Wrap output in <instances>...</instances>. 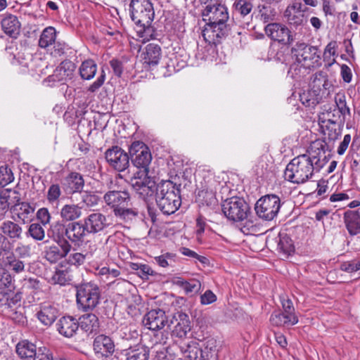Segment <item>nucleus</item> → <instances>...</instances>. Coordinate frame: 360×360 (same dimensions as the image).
Here are the masks:
<instances>
[{
	"mask_svg": "<svg viewBox=\"0 0 360 360\" xmlns=\"http://www.w3.org/2000/svg\"><path fill=\"white\" fill-rule=\"evenodd\" d=\"M202 15L206 22L202 33L204 39L210 44L221 43L229 31L227 23L229 15L226 6L221 3L209 4L203 9Z\"/></svg>",
	"mask_w": 360,
	"mask_h": 360,
	"instance_id": "f257e3e1",
	"label": "nucleus"
},
{
	"mask_svg": "<svg viewBox=\"0 0 360 360\" xmlns=\"http://www.w3.org/2000/svg\"><path fill=\"white\" fill-rule=\"evenodd\" d=\"M180 186L170 180L161 181L157 184L155 200L164 214H174L181 206Z\"/></svg>",
	"mask_w": 360,
	"mask_h": 360,
	"instance_id": "f03ea898",
	"label": "nucleus"
},
{
	"mask_svg": "<svg viewBox=\"0 0 360 360\" xmlns=\"http://www.w3.org/2000/svg\"><path fill=\"white\" fill-rule=\"evenodd\" d=\"M103 200L113 210L114 214L125 221L132 220L139 213L136 209L128 207L131 204V196L126 190L113 188L105 193Z\"/></svg>",
	"mask_w": 360,
	"mask_h": 360,
	"instance_id": "7ed1b4c3",
	"label": "nucleus"
},
{
	"mask_svg": "<svg viewBox=\"0 0 360 360\" xmlns=\"http://www.w3.org/2000/svg\"><path fill=\"white\" fill-rule=\"evenodd\" d=\"M309 154L300 155L287 165L284 171L285 180L296 184L309 180L316 172L314 165Z\"/></svg>",
	"mask_w": 360,
	"mask_h": 360,
	"instance_id": "20e7f679",
	"label": "nucleus"
},
{
	"mask_svg": "<svg viewBox=\"0 0 360 360\" xmlns=\"http://www.w3.org/2000/svg\"><path fill=\"white\" fill-rule=\"evenodd\" d=\"M130 15L131 20L141 29L140 32L149 33L155 16L153 4L150 0H131Z\"/></svg>",
	"mask_w": 360,
	"mask_h": 360,
	"instance_id": "39448f33",
	"label": "nucleus"
},
{
	"mask_svg": "<svg viewBox=\"0 0 360 360\" xmlns=\"http://www.w3.org/2000/svg\"><path fill=\"white\" fill-rule=\"evenodd\" d=\"M76 302L78 309L82 311H91L99 304L101 292L94 282H85L75 286Z\"/></svg>",
	"mask_w": 360,
	"mask_h": 360,
	"instance_id": "423d86ee",
	"label": "nucleus"
},
{
	"mask_svg": "<svg viewBox=\"0 0 360 360\" xmlns=\"http://www.w3.org/2000/svg\"><path fill=\"white\" fill-rule=\"evenodd\" d=\"M291 53L296 62L307 68H316L321 65V56L316 46L304 42H297L292 47Z\"/></svg>",
	"mask_w": 360,
	"mask_h": 360,
	"instance_id": "0eeeda50",
	"label": "nucleus"
},
{
	"mask_svg": "<svg viewBox=\"0 0 360 360\" xmlns=\"http://www.w3.org/2000/svg\"><path fill=\"white\" fill-rule=\"evenodd\" d=\"M281 207V198L275 194H267L260 198L255 204L257 216L266 221L273 220Z\"/></svg>",
	"mask_w": 360,
	"mask_h": 360,
	"instance_id": "6e6552de",
	"label": "nucleus"
},
{
	"mask_svg": "<svg viewBox=\"0 0 360 360\" xmlns=\"http://www.w3.org/2000/svg\"><path fill=\"white\" fill-rule=\"evenodd\" d=\"M129 158L132 164L137 168L143 169V175L148 174V166L152 160V155L148 147L142 141H134L129 148Z\"/></svg>",
	"mask_w": 360,
	"mask_h": 360,
	"instance_id": "1a4fd4ad",
	"label": "nucleus"
},
{
	"mask_svg": "<svg viewBox=\"0 0 360 360\" xmlns=\"http://www.w3.org/2000/svg\"><path fill=\"white\" fill-rule=\"evenodd\" d=\"M221 210L229 220L241 221L247 217L249 206L243 199L234 196L222 202Z\"/></svg>",
	"mask_w": 360,
	"mask_h": 360,
	"instance_id": "9d476101",
	"label": "nucleus"
},
{
	"mask_svg": "<svg viewBox=\"0 0 360 360\" xmlns=\"http://www.w3.org/2000/svg\"><path fill=\"white\" fill-rule=\"evenodd\" d=\"M105 158L108 164L117 172H124L129 167V155L117 146L107 149Z\"/></svg>",
	"mask_w": 360,
	"mask_h": 360,
	"instance_id": "9b49d317",
	"label": "nucleus"
},
{
	"mask_svg": "<svg viewBox=\"0 0 360 360\" xmlns=\"http://www.w3.org/2000/svg\"><path fill=\"white\" fill-rule=\"evenodd\" d=\"M308 153L314 165L316 172H319L326 165L330 157V150H328L327 143L323 140L314 141Z\"/></svg>",
	"mask_w": 360,
	"mask_h": 360,
	"instance_id": "f8f14e48",
	"label": "nucleus"
},
{
	"mask_svg": "<svg viewBox=\"0 0 360 360\" xmlns=\"http://www.w3.org/2000/svg\"><path fill=\"white\" fill-rule=\"evenodd\" d=\"M171 324L174 325L171 333L172 337L185 338L191 330V324L188 315L182 311L174 313Z\"/></svg>",
	"mask_w": 360,
	"mask_h": 360,
	"instance_id": "ddd939ff",
	"label": "nucleus"
},
{
	"mask_svg": "<svg viewBox=\"0 0 360 360\" xmlns=\"http://www.w3.org/2000/svg\"><path fill=\"white\" fill-rule=\"evenodd\" d=\"M266 34L272 40L287 45L290 44L293 37L289 29L284 25L272 22L269 23L264 28Z\"/></svg>",
	"mask_w": 360,
	"mask_h": 360,
	"instance_id": "4468645a",
	"label": "nucleus"
},
{
	"mask_svg": "<svg viewBox=\"0 0 360 360\" xmlns=\"http://www.w3.org/2000/svg\"><path fill=\"white\" fill-rule=\"evenodd\" d=\"M183 354H186V360H210L211 348L198 342L192 341L191 343L180 346Z\"/></svg>",
	"mask_w": 360,
	"mask_h": 360,
	"instance_id": "2eb2a0df",
	"label": "nucleus"
},
{
	"mask_svg": "<svg viewBox=\"0 0 360 360\" xmlns=\"http://www.w3.org/2000/svg\"><path fill=\"white\" fill-rule=\"evenodd\" d=\"M195 200L199 207L205 212L214 211L219 208L216 191L211 186L198 191Z\"/></svg>",
	"mask_w": 360,
	"mask_h": 360,
	"instance_id": "dca6fc26",
	"label": "nucleus"
},
{
	"mask_svg": "<svg viewBox=\"0 0 360 360\" xmlns=\"http://www.w3.org/2000/svg\"><path fill=\"white\" fill-rule=\"evenodd\" d=\"M1 261L2 265L9 272L13 275L20 274L25 271L26 265L28 263L25 259L18 258L15 255L9 251L3 250L0 251V262Z\"/></svg>",
	"mask_w": 360,
	"mask_h": 360,
	"instance_id": "f3484780",
	"label": "nucleus"
},
{
	"mask_svg": "<svg viewBox=\"0 0 360 360\" xmlns=\"http://www.w3.org/2000/svg\"><path fill=\"white\" fill-rule=\"evenodd\" d=\"M156 184L154 181L146 175L135 176L131 179V186L134 191L142 198L146 199L151 197L155 191Z\"/></svg>",
	"mask_w": 360,
	"mask_h": 360,
	"instance_id": "a211bd4d",
	"label": "nucleus"
},
{
	"mask_svg": "<svg viewBox=\"0 0 360 360\" xmlns=\"http://www.w3.org/2000/svg\"><path fill=\"white\" fill-rule=\"evenodd\" d=\"M168 322L165 311L161 309L149 311L143 319V325L151 330H158L165 327Z\"/></svg>",
	"mask_w": 360,
	"mask_h": 360,
	"instance_id": "6ab92c4d",
	"label": "nucleus"
},
{
	"mask_svg": "<svg viewBox=\"0 0 360 360\" xmlns=\"http://www.w3.org/2000/svg\"><path fill=\"white\" fill-rule=\"evenodd\" d=\"M94 351L98 358H108L115 352V344L112 338L105 335L96 336L93 343Z\"/></svg>",
	"mask_w": 360,
	"mask_h": 360,
	"instance_id": "aec40b11",
	"label": "nucleus"
},
{
	"mask_svg": "<svg viewBox=\"0 0 360 360\" xmlns=\"http://www.w3.org/2000/svg\"><path fill=\"white\" fill-rule=\"evenodd\" d=\"M88 233L95 234L103 231L109 226L106 216L101 212H93L83 220Z\"/></svg>",
	"mask_w": 360,
	"mask_h": 360,
	"instance_id": "412c9836",
	"label": "nucleus"
},
{
	"mask_svg": "<svg viewBox=\"0 0 360 360\" xmlns=\"http://www.w3.org/2000/svg\"><path fill=\"white\" fill-rule=\"evenodd\" d=\"M162 57V49L158 44L150 43L143 49L141 58L146 68L158 65Z\"/></svg>",
	"mask_w": 360,
	"mask_h": 360,
	"instance_id": "4be33fe9",
	"label": "nucleus"
},
{
	"mask_svg": "<svg viewBox=\"0 0 360 360\" xmlns=\"http://www.w3.org/2000/svg\"><path fill=\"white\" fill-rule=\"evenodd\" d=\"M62 186L67 194L82 193L84 186L83 176L77 172H71L64 177Z\"/></svg>",
	"mask_w": 360,
	"mask_h": 360,
	"instance_id": "5701e85b",
	"label": "nucleus"
},
{
	"mask_svg": "<svg viewBox=\"0 0 360 360\" xmlns=\"http://www.w3.org/2000/svg\"><path fill=\"white\" fill-rule=\"evenodd\" d=\"M48 237L57 244L71 245L67 239V224L56 221L50 224L47 229Z\"/></svg>",
	"mask_w": 360,
	"mask_h": 360,
	"instance_id": "b1692460",
	"label": "nucleus"
},
{
	"mask_svg": "<svg viewBox=\"0 0 360 360\" xmlns=\"http://www.w3.org/2000/svg\"><path fill=\"white\" fill-rule=\"evenodd\" d=\"M67 239L70 243L79 244L82 243L88 233L84 224L82 221L69 222L67 224Z\"/></svg>",
	"mask_w": 360,
	"mask_h": 360,
	"instance_id": "393cba45",
	"label": "nucleus"
},
{
	"mask_svg": "<svg viewBox=\"0 0 360 360\" xmlns=\"http://www.w3.org/2000/svg\"><path fill=\"white\" fill-rule=\"evenodd\" d=\"M1 25L2 30L6 35L14 39L19 36L21 23L17 16L11 13L4 14Z\"/></svg>",
	"mask_w": 360,
	"mask_h": 360,
	"instance_id": "a878e982",
	"label": "nucleus"
},
{
	"mask_svg": "<svg viewBox=\"0 0 360 360\" xmlns=\"http://www.w3.org/2000/svg\"><path fill=\"white\" fill-rule=\"evenodd\" d=\"M71 248V245H52L44 250V258L51 264H55L65 258L70 252Z\"/></svg>",
	"mask_w": 360,
	"mask_h": 360,
	"instance_id": "bb28decb",
	"label": "nucleus"
},
{
	"mask_svg": "<svg viewBox=\"0 0 360 360\" xmlns=\"http://www.w3.org/2000/svg\"><path fill=\"white\" fill-rule=\"evenodd\" d=\"M20 201L19 193L11 189H4L0 192V214L6 213L10 208L16 207Z\"/></svg>",
	"mask_w": 360,
	"mask_h": 360,
	"instance_id": "cd10ccee",
	"label": "nucleus"
},
{
	"mask_svg": "<svg viewBox=\"0 0 360 360\" xmlns=\"http://www.w3.org/2000/svg\"><path fill=\"white\" fill-rule=\"evenodd\" d=\"M58 316L59 310L58 308L49 303L42 304L40 310L37 313V317L39 321L46 326H51Z\"/></svg>",
	"mask_w": 360,
	"mask_h": 360,
	"instance_id": "c85d7f7f",
	"label": "nucleus"
},
{
	"mask_svg": "<svg viewBox=\"0 0 360 360\" xmlns=\"http://www.w3.org/2000/svg\"><path fill=\"white\" fill-rule=\"evenodd\" d=\"M79 327L88 335L97 333L100 329V321L98 316L93 313H86L78 319Z\"/></svg>",
	"mask_w": 360,
	"mask_h": 360,
	"instance_id": "c756f323",
	"label": "nucleus"
},
{
	"mask_svg": "<svg viewBox=\"0 0 360 360\" xmlns=\"http://www.w3.org/2000/svg\"><path fill=\"white\" fill-rule=\"evenodd\" d=\"M284 17L291 25L297 27L302 25L304 15L302 10V4L300 3H294L288 6L284 12Z\"/></svg>",
	"mask_w": 360,
	"mask_h": 360,
	"instance_id": "7c9ffc66",
	"label": "nucleus"
},
{
	"mask_svg": "<svg viewBox=\"0 0 360 360\" xmlns=\"http://www.w3.org/2000/svg\"><path fill=\"white\" fill-rule=\"evenodd\" d=\"M78 320L72 316H63L57 323L58 331L66 338H71L78 330Z\"/></svg>",
	"mask_w": 360,
	"mask_h": 360,
	"instance_id": "2f4dec72",
	"label": "nucleus"
},
{
	"mask_svg": "<svg viewBox=\"0 0 360 360\" xmlns=\"http://www.w3.org/2000/svg\"><path fill=\"white\" fill-rule=\"evenodd\" d=\"M344 222L351 236L360 233V212L359 210H347L344 213Z\"/></svg>",
	"mask_w": 360,
	"mask_h": 360,
	"instance_id": "473e14b6",
	"label": "nucleus"
},
{
	"mask_svg": "<svg viewBox=\"0 0 360 360\" xmlns=\"http://www.w3.org/2000/svg\"><path fill=\"white\" fill-rule=\"evenodd\" d=\"M75 68L76 66L75 63L71 60H65L62 61L56 68L51 76L53 80L63 81L67 78H71Z\"/></svg>",
	"mask_w": 360,
	"mask_h": 360,
	"instance_id": "72a5a7b5",
	"label": "nucleus"
},
{
	"mask_svg": "<svg viewBox=\"0 0 360 360\" xmlns=\"http://www.w3.org/2000/svg\"><path fill=\"white\" fill-rule=\"evenodd\" d=\"M127 360H148L149 356L148 349L141 344L129 345L124 349Z\"/></svg>",
	"mask_w": 360,
	"mask_h": 360,
	"instance_id": "f704fd0d",
	"label": "nucleus"
},
{
	"mask_svg": "<svg viewBox=\"0 0 360 360\" xmlns=\"http://www.w3.org/2000/svg\"><path fill=\"white\" fill-rule=\"evenodd\" d=\"M321 131L330 141H336L342 134L344 123H319Z\"/></svg>",
	"mask_w": 360,
	"mask_h": 360,
	"instance_id": "c9c22d12",
	"label": "nucleus"
},
{
	"mask_svg": "<svg viewBox=\"0 0 360 360\" xmlns=\"http://www.w3.org/2000/svg\"><path fill=\"white\" fill-rule=\"evenodd\" d=\"M310 86L311 89L321 94V91L328 90L332 86V84L329 82L326 72L319 71L313 75Z\"/></svg>",
	"mask_w": 360,
	"mask_h": 360,
	"instance_id": "e433bc0d",
	"label": "nucleus"
},
{
	"mask_svg": "<svg viewBox=\"0 0 360 360\" xmlns=\"http://www.w3.org/2000/svg\"><path fill=\"white\" fill-rule=\"evenodd\" d=\"M345 123V117L336 111L335 109L330 105H324V109L319 115V123L331 124L334 122Z\"/></svg>",
	"mask_w": 360,
	"mask_h": 360,
	"instance_id": "4c0bfd02",
	"label": "nucleus"
},
{
	"mask_svg": "<svg viewBox=\"0 0 360 360\" xmlns=\"http://www.w3.org/2000/svg\"><path fill=\"white\" fill-rule=\"evenodd\" d=\"M253 8L252 0H234L232 6L233 17L245 18L252 11Z\"/></svg>",
	"mask_w": 360,
	"mask_h": 360,
	"instance_id": "58836bf2",
	"label": "nucleus"
},
{
	"mask_svg": "<svg viewBox=\"0 0 360 360\" xmlns=\"http://www.w3.org/2000/svg\"><path fill=\"white\" fill-rule=\"evenodd\" d=\"M174 283L182 288L186 295L190 296L198 294L201 288V283L196 279L186 281L181 278H177Z\"/></svg>",
	"mask_w": 360,
	"mask_h": 360,
	"instance_id": "ea45409f",
	"label": "nucleus"
},
{
	"mask_svg": "<svg viewBox=\"0 0 360 360\" xmlns=\"http://www.w3.org/2000/svg\"><path fill=\"white\" fill-rule=\"evenodd\" d=\"M82 207L78 205H65L60 210V217L70 222L76 221L82 216Z\"/></svg>",
	"mask_w": 360,
	"mask_h": 360,
	"instance_id": "a19ab883",
	"label": "nucleus"
},
{
	"mask_svg": "<svg viewBox=\"0 0 360 360\" xmlns=\"http://www.w3.org/2000/svg\"><path fill=\"white\" fill-rule=\"evenodd\" d=\"M1 229L4 235L13 240H18L22 238V227L13 221H4L1 226Z\"/></svg>",
	"mask_w": 360,
	"mask_h": 360,
	"instance_id": "79ce46f5",
	"label": "nucleus"
},
{
	"mask_svg": "<svg viewBox=\"0 0 360 360\" xmlns=\"http://www.w3.org/2000/svg\"><path fill=\"white\" fill-rule=\"evenodd\" d=\"M277 250L285 257L289 256L295 250V247L292 239L286 233H280L278 236Z\"/></svg>",
	"mask_w": 360,
	"mask_h": 360,
	"instance_id": "37998d69",
	"label": "nucleus"
},
{
	"mask_svg": "<svg viewBox=\"0 0 360 360\" xmlns=\"http://www.w3.org/2000/svg\"><path fill=\"white\" fill-rule=\"evenodd\" d=\"M16 353L21 359H32L36 355V346L28 340L19 342L16 345Z\"/></svg>",
	"mask_w": 360,
	"mask_h": 360,
	"instance_id": "c03bdc74",
	"label": "nucleus"
},
{
	"mask_svg": "<svg viewBox=\"0 0 360 360\" xmlns=\"http://www.w3.org/2000/svg\"><path fill=\"white\" fill-rule=\"evenodd\" d=\"M57 32L54 27H46L41 32L38 45L41 49H47L56 41Z\"/></svg>",
	"mask_w": 360,
	"mask_h": 360,
	"instance_id": "a18cd8bd",
	"label": "nucleus"
},
{
	"mask_svg": "<svg viewBox=\"0 0 360 360\" xmlns=\"http://www.w3.org/2000/svg\"><path fill=\"white\" fill-rule=\"evenodd\" d=\"M300 100L306 107L314 108L321 100V96L315 90L310 89L300 94Z\"/></svg>",
	"mask_w": 360,
	"mask_h": 360,
	"instance_id": "49530a36",
	"label": "nucleus"
},
{
	"mask_svg": "<svg viewBox=\"0 0 360 360\" xmlns=\"http://www.w3.org/2000/svg\"><path fill=\"white\" fill-rule=\"evenodd\" d=\"M79 71L82 79L90 80L97 72V64L92 59L86 60L82 63Z\"/></svg>",
	"mask_w": 360,
	"mask_h": 360,
	"instance_id": "de8ad7c7",
	"label": "nucleus"
},
{
	"mask_svg": "<svg viewBox=\"0 0 360 360\" xmlns=\"http://www.w3.org/2000/svg\"><path fill=\"white\" fill-rule=\"evenodd\" d=\"M338 45L336 41H330L325 47L323 53V60L325 62V66L329 68L335 62V58L338 56L337 49Z\"/></svg>",
	"mask_w": 360,
	"mask_h": 360,
	"instance_id": "09e8293b",
	"label": "nucleus"
},
{
	"mask_svg": "<svg viewBox=\"0 0 360 360\" xmlns=\"http://www.w3.org/2000/svg\"><path fill=\"white\" fill-rule=\"evenodd\" d=\"M271 321L277 326H293L298 323V318L295 314H288L282 312L271 315Z\"/></svg>",
	"mask_w": 360,
	"mask_h": 360,
	"instance_id": "8fccbe9b",
	"label": "nucleus"
},
{
	"mask_svg": "<svg viewBox=\"0 0 360 360\" xmlns=\"http://www.w3.org/2000/svg\"><path fill=\"white\" fill-rule=\"evenodd\" d=\"M261 20L266 23L273 21L276 15V11L271 4H264L258 6Z\"/></svg>",
	"mask_w": 360,
	"mask_h": 360,
	"instance_id": "3c124183",
	"label": "nucleus"
},
{
	"mask_svg": "<svg viewBox=\"0 0 360 360\" xmlns=\"http://www.w3.org/2000/svg\"><path fill=\"white\" fill-rule=\"evenodd\" d=\"M42 224L34 222L29 225L26 232L27 237H31L36 241H41L45 238V230Z\"/></svg>",
	"mask_w": 360,
	"mask_h": 360,
	"instance_id": "603ef678",
	"label": "nucleus"
},
{
	"mask_svg": "<svg viewBox=\"0 0 360 360\" xmlns=\"http://www.w3.org/2000/svg\"><path fill=\"white\" fill-rule=\"evenodd\" d=\"M17 206H19L17 214L18 217L23 221V222L31 220L34 212V207L26 202H19Z\"/></svg>",
	"mask_w": 360,
	"mask_h": 360,
	"instance_id": "864d4df0",
	"label": "nucleus"
},
{
	"mask_svg": "<svg viewBox=\"0 0 360 360\" xmlns=\"http://www.w3.org/2000/svg\"><path fill=\"white\" fill-rule=\"evenodd\" d=\"M131 269L136 271L137 274L142 278L148 280L149 276H154L156 273L152 269V268L144 264L132 263L131 264Z\"/></svg>",
	"mask_w": 360,
	"mask_h": 360,
	"instance_id": "5fc2aeb1",
	"label": "nucleus"
},
{
	"mask_svg": "<svg viewBox=\"0 0 360 360\" xmlns=\"http://www.w3.org/2000/svg\"><path fill=\"white\" fill-rule=\"evenodd\" d=\"M335 105L332 107L342 116L345 117L346 115H350L349 108L347 105L345 96L344 95H338L335 98Z\"/></svg>",
	"mask_w": 360,
	"mask_h": 360,
	"instance_id": "6e6d98bb",
	"label": "nucleus"
},
{
	"mask_svg": "<svg viewBox=\"0 0 360 360\" xmlns=\"http://www.w3.org/2000/svg\"><path fill=\"white\" fill-rule=\"evenodd\" d=\"M310 68H311L304 67L301 63L295 61L290 65L288 74L290 75L293 79L299 80L305 75L307 70Z\"/></svg>",
	"mask_w": 360,
	"mask_h": 360,
	"instance_id": "4d7b16f0",
	"label": "nucleus"
},
{
	"mask_svg": "<svg viewBox=\"0 0 360 360\" xmlns=\"http://www.w3.org/2000/svg\"><path fill=\"white\" fill-rule=\"evenodd\" d=\"M156 263L161 267L174 266L176 263V255L167 252L154 258Z\"/></svg>",
	"mask_w": 360,
	"mask_h": 360,
	"instance_id": "13d9d810",
	"label": "nucleus"
},
{
	"mask_svg": "<svg viewBox=\"0 0 360 360\" xmlns=\"http://www.w3.org/2000/svg\"><path fill=\"white\" fill-rule=\"evenodd\" d=\"M340 270L353 273L360 270V257L350 261L344 262L340 264Z\"/></svg>",
	"mask_w": 360,
	"mask_h": 360,
	"instance_id": "bf43d9fd",
	"label": "nucleus"
},
{
	"mask_svg": "<svg viewBox=\"0 0 360 360\" xmlns=\"http://www.w3.org/2000/svg\"><path fill=\"white\" fill-rule=\"evenodd\" d=\"M14 275L5 268L0 269V285L5 288L11 287L13 285Z\"/></svg>",
	"mask_w": 360,
	"mask_h": 360,
	"instance_id": "052dcab7",
	"label": "nucleus"
},
{
	"mask_svg": "<svg viewBox=\"0 0 360 360\" xmlns=\"http://www.w3.org/2000/svg\"><path fill=\"white\" fill-rule=\"evenodd\" d=\"M14 179L13 173L6 166L0 167V186H5L11 183Z\"/></svg>",
	"mask_w": 360,
	"mask_h": 360,
	"instance_id": "680f3d73",
	"label": "nucleus"
},
{
	"mask_svg": "<svg viewBox=\"0 0 360 360\" xmlns=\"http://www.w3.org/2000/svg\"><path fill=\"white\" fill-rule=\"evenodd\" d=\"M82 201L88 207L96 205L99 201V197L94 192L85 191L82 194Z\"/></svg>",
	"mask_w": 360,
	"mask_h": 360,
	"instance_id": "e2e57ef3",
	"label": "nucleus"
},
{
	"mask_svg": "<svg viewBox=\"0 0 360 360\" xmlns=\"http://www.w3.org/2000/svg\"><path fill=\"white\" fill-rule=\"evenodd\" d=\"M53 45V47L51 54L53 57H60L65 55L68 49V46L62 41H56Z\"/></svg>",
	"mask_w": 360,
	"mask_h": 360,
	"instance_id": "0e129e2a",
	"label": "nucleus"
},
{
	"mask_svg": "<svg viewBox=\"0 0 360 360\" xmlns=\"http://www.w3.org/2000/svg\"><path fill=\"white\" fill-rule=\"evenodd\" d=\"M61 195L60 186L58 184H52L48 190L46 198L49 202H54Z\"/></svg>",
	"mask_w": 360,
	"mask_h": 360,
	"instance_id": "69168bd1",
	"label": "nucleus"
},
{
	"mask_svg": "<svg viewBox=\"0 0 360 360\" xmlns=\"http://www.w3.org/2000/svg\"><path fill=\"white\" fill-rule=\"evenodd\" d=\"M36 217L37 220L39 221L40 224L46 226V224H50L51 217L47 208H39L37 212Z\"/></svg>",
	"mask_w": 360,
	"mask_h": 360,
	"instance_id": "338daca9",
	"label": "nucleus"
},
{
	"mask_svg": "<svg viewBox=\"0 0 360 360\" xmlns=\"http://www.w3.org/2000/svg\"><path fill=\"white\" fill-rule=\"evenodd\" d=\"M34 357V360H53L52 352L46 347H40Z\"/></svg>",
	"mask_w": 360,
	"mask_h": 360,
	"instance_id": "774afa93",
	"label": "nucleus"
}]
</instances>
